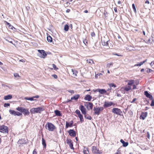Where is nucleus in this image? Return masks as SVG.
<instances>
[{"label":"nucleus","mask_w":154,"mask_h":154,"mask_svg":"<svg viewBox=\"0 0 154 154\" xmlns=\"http://www.w3.org/2000/svg\"><path fill=\"white\" fill-rule=\"evenodd\" d=\"M44 109L43 107H38L33 108L30 109V112L31 113L35 114L37 113H41L44 110Z\"/></svg>","instance_id":"nucleus-1"},{"label":"nucleus","mask_w":154,"mask_h":154,"mask_svg":"<svg viewBox=\"0 0 154 154\" xmlns=\"http://www.w3.org/2000/svg\"><path fill=\"white\" fill-rule=\"evenodd\" d=\"M103 108L102 107H95L94 108V114L97 116L99 115L100 112L103 111Z\"/></svg>","instance_id":"nucleus-2"},{"label":"nucleus","mask_w":154,"mask_h":154,"mask_svg":"<svg viewBox=\"0 0 154 154\" xmlns=\"http://www.w3.org/2000/svg\"><path fill=\"white\" fill-rule=\"evenodd\" d=\"M47 125V126L48 129L49 131H53L55 128V126L51 123L48 122L47 124L46 125V128Z\"/></svg>","instance_id":"nucleus-3"},{"label":"nucleus","mask_w":154,"mask_h":154,"mask_svg":"<svg viewBox=\"0 0 154 154\" xmlns=\"http://www.w3.org/2000/svg\"><path fill=\"white\" fill-rule=\"evenodd\" d=\"M8 128L7 126L3 125L0 126V132L3 133H8Z\"/></svg>","instance_id":"nucleus-4"},{"label":"nucleus","mask_w":154,"mask_h":154,"mask_svg":"<svg viewBox=\"0 0 154 154\" xmlns=\"http://www.w3.org/2000/svg\"><path fill=\"white\" fill-rule=\"evenodd\" d=\"M112 112L113 113L119 115H121V113H122V111L120 109L116 108H113L112 109Z\"/></svg>","instance_id":"nucleus-5"},{"label":"nucleus","mask_w":154,"mask_h":154,"mask_svg":"<svg viewBox=\"0 0 154 154\" xmlns=\"http://www.w3.org/2000/svg\"><path fill=\"white\" fill-rule=\"evenodd\" d=\"M38 51L39 53V56L41 57L42 58H44L47 56V54H46L45 51L38 50Z\"/></svg>","instance_id":"nucleus-6"},{"label":"nucleus","mask_w":154,"mask_h":154,"mask_svg":"<svg viewBox=\"0 0 154 154\" xmlns=\"http://www.w3.org/2000/svg\"><path fill=\"white\" fill-rule=\"evenodd\" d=\"M92 152L93 153L98 154H100L102 153V152L99 151L98 149H97V147L95 146H93L92 147Z\"/></svg>","instance_id":"nucleus-7"},{"label":"nucleus","mask_w":154,"mask_h":154,"mask_svg":"<svg viewBox=\"0 0 154 154\" xmlns=\"http://www.w3.org/2000/svg\"><path fill=\"white\" fill-rule=\"evenodd\" d=\"M101 41L102 45L103 46H107L108 45V42L109 41V40H108L107 38H106L104 37L102 39Z\"/></svg>","instance_id":"nucleus-8"},{"label":"nucleus","mask_w":154,"mask_h":154,"mask_svg":"<svg viewBox=\"0 0 154 154\" xmlns=\"http://www.w3.org/2000/svg\"><path fill=\"white\" fill-rule=\"evenodd\" d=\"M69 135L70 136L75 137L76 135L75 131L73 129H70L68 131Z\"/></svg>","instance_id":"nucleus-9"},{"label":"nucleus","mask_w":154,"mask_h":154,"mask_svg":"<svg viewBox=\"0 0 154 154\" xmlns=\"http://www.w3.org/2000/svg\"><path fill=\"white\" fill-rule=\"evenodd\" d=\"M66 142L71 149H73V142L70 139H68L66 140Z\"/></svg>","instance_id":"nucleus-10"},{"label":"nucleus","mask_w":154,"mask_h":154,"mask_svg":"<svg viewBox=\"0 0 154 154\" xmlns=\"http://www.w3.org/2000/svg\"><path fill=\"white\" fill-rule=\"evenodd\" d=\"M147 112H142L141 114L140 117V119H142L143 120L145 119V118L147 117Z\"/></svg>","instance_id":"nucleus-11"},{"label":"nucleus","mask_w":154,"mask_h":154,"mask_svg":"<svg viewBox=\"0 0 154 154\" xmlns=\"http://www.w3.org/2000/svg\"><path fill=\"white\" fill-rule=\"evenodd\" d=\"M79 109L81 110L82 113L84 115L86 114V109L83 105H81L79 107Z\"/></svg>","instance_id":"nucleus-12"},{"label":"nucleus","mask_w":154,"mask_h":154,"mask_svg":"<svg viewBox=\"0 0 154 154\" xmlns=\"http://www.w3.org/2000/svg\"><path fill=\"white\" fill-rule=\"evenodd\" d=\"M113 104V103L110 102H105L103 105V106L105 108H106L107 107H110Z\"/></svg>","instance_id":"nucleus-13"},{"label":"nucleus","mask_w":154,"mask_h":154,"mask_svg":"<svg viewBox=\"0 0 154 154\" xmlns=\"http://www.w3.org/2000/svg\"><path fill=\"white\" fill-rule=\"evenodd\" d=\"M66 128H67L69 127H71L72 126L73 123V122L72 121H71L69 123H68L67 122H66Z\"/></svg>","instance_id":"nucleus-14"},{"label":"nucleus","mask_w":154,"mask_h":154,"mask_svg":"<svg viewBox=\"0 0 154 154\" xmlns=\"http://www.w3.org/2000/svg\"><path fill=\"white\" fill-rule=\"evenodd\" d=\"M39 96L38 95H36L35 96H34L31 97H26L25 98V100H30L31 101H32L34 100H35L34 99L35 98H39Z\"/></svg>","instance_id":"nucleus-15"},{"label":"nucleus","mask_w":154,"mask_h":154,"mask_svg":"<svg viewBox=\"0 0 154 154\" xmlns=\"http://www.w3.org/2000/svg\"><path fill=\"white\" fill-rule=\"evenodd\" d=\"M144 95L148 98L150 99H152V96L149 94L147 91H145L144 92Z\"/></svg>","instance_id":"nucleus-16"},{"label":"nucleus","mask_w":154,"mask_h":154,"mask_svg":"<svg viewBox=\"0 0 154 154\" xmlns=\"http://www.w3.org/2000/svg\"><path fill=\"white\" fill-rule=\"evenodd\" d=\"M22 112H23L24 115H28L29 114V112L28 109L23 108Z\"/></svg>","instance_id":"nucleus-17"},{"label":"nucleus","mask_w":154,"mask_h":154,"mask_svg":"<svg viewBox=\"0 0 154 154\" xmlns=\"http://www.w3.org/2000/svg\"><path fill=\"white\" fill-rule=\"evenodd\" d=\"M120 142L123 144V146L124 147H126L128 145V142H125L122 139H121Z\"/></svg>","instance_id":"nucleus-18"},{"label":"nucleus","mask_w":154,"mask_h":154,"mask_svg":"<svg viewBox=\"0 0 154 154\" xmlns=\"http://www.w3.org/2000/svg\"><path fill=\"white\" fill-rule=\"evenodd\" d=\"M97 91L99 92L100 94H103L106 93V91L105 89H98L97 90Z\"/></svg>","instance_id":"nucleus-19"},{"label":"nucleus","mask_w":154,"mask_h":154,"mask_svg":"<svg viewBox=\"0 0 154 154\" xmlns=\"http://www.w3.org/2000/svg\"><path fill=\"white\" fill-rule=\"evenodd\" d=\"M92 98V97L90 95H86L84 97V99L88 101H90Z\"/></svg>","instance_id":"nucleus-20"},{"label":"nucleus","mask_w":154,"mask_h":154,"mask_svg":"<svg viewBox=\"0 0 154 154\" xmlns=\"http://www.w3.org/2000/svg\"><path fill=\"white\" fill-rule=\"evenodd\" d=\"M126 82H128V85L130 86L132 85L134 83V81L133 80H127Z\"/></svg>","instance_id":"nucleus-21"},{"label":"nucleus","mask_w":154,"mask_h":154,"mask_svg":"<svg viewBox=\"0 0 154 154\" xmlns=\"http://www.w3.org/2000/svg\"><path fill=\"white\" fill-rule=\"evenodd\" d=\"M12 97L11 95L9 94L7 96H5L4 97V99L5 100H8L11 99Z\"/></svg>","instance_id":"nucleus-22"},{"label":"nucleus","mask_w":154,"mask_h":154,"mask_svg":"<svg viewBox=\"0 0 154 154\" xmlns=\"http://www.w3.org/2000/svg\"><path fill=\"white\" fill-rule=\"evenodd\" d=\"M54 113L57 116H62V114L60 113V112L58 110H55Z\"/></svg>","instance_id":"nucleus-23"},{"label":"nucleus","mask_w":154,"mask_h":154,"mask_svg":"<svg viewBox=\"0 0 154 154\" xmlns=\"http://www.w3.org/2000/svg\"><path fill=\"white\" fill-rule=\"evenodd\" d=\"M79 97L80 95L79 94L75 95H74L73 97H72L71 98V100H77L79 98Z\"/></svg>","instance_id":"nucleus-24"},{"label":"nucleus","mask_w":154,"mask_h":154,"mask_svg":"<svg viewBox=\"0 0 154 154\" xmlns=\"http://www.w3.org/2000/svg\"><path fill=\"white\" fill-rule=\"evenodd\" d=\"M42 144L43 146V148L45 149L46 148V143L45 140L43 138H42Z\"/></svg>","instance_id":"nucleus-25"},{"label":"nucleus","mask_w":154,"mask_h":154,"mask_svg":"<svg viewBox=\"0 0 154 154\" xmlns=\"http://www.w3.org/2000/svg\"><path fill=\"white\" fill-rule=\"evenodd\" d=\"M83 152L84 154H88L89 152L88 149V148L86 147L85 146H84Z\"/></svg>","instance_id":"nucleus-26"},{"label":"nucleus","mask_w":154,"mask_h":154,"mask_svg":"<svg viewBox=\"0 0 154 154\" xmlns=\"http://www.w3.org/2000/svg\"><path fill=\"white\" fill-rule=\"evenodd\" d=\"M87 103L88 105H87V108L88 109L89 107L90 109H92L93 108V104L91 102H88Z\"/></svg>","instance_id":"nucleus-27"},{"label":"nucleus","mask_w":154,"mask_h":154,"mask_svg":"<svg viewBox=\"0 0 154 154\" xmlns=\"http://www.w3.org/2000/svg\"><path fill=\"white\" fill-rule=\"evenodd\" d=\"M146 61V60H145L143 62H141L139 63V64H135L134 66H140L144 63Z\"/></svg>","instance_id":"nucleus-28"},{"label":"nucleus","mask_w":154,"mask_h":154,"mask_svg":"<svg viewBox=\"0 0 154 154\" xmlns=\"http://www.w3.org/2000/svg\"><path fill=\"white\" fill-rule=\"evenodd\" d=\"M124 90L128 91H130L131 89V87L130 86H128V87H125L124 88Z\"/></svg>","instance_id":"nucleus-29"},{"label":"nucleus","mask_w":154,"mask_h":154,"mask_svg":"<svg viewBox=\"0 0 154 154\" xmlns=\"http://www.w3.org/2000/svg\"><path fill=\"white\" fill-rule=\"evenodd\" d=\"M26 141L24 139H21V140H20L18 141V143L20 144H22L25 143H26Z\"/></svg>","instance_id":"nucleus-30"},{"label":"nucleus","mask_w":154,"mask_h":154,"mask_svg":"<svg viewBox=\"0 0 154 154\" xmlns=\"http://www.w3.org/2000/svg\"><path fill=\"white\" fill-rule=\"evenodd\" d=\"M78 117L80 119V122H82L84 121V119L83 116L81 114L78 115Z\"/></svg>","instance_id":"nucleus-31"},{"label":"nucleus","mask_w":154,"mask_h":154,"mask_svg":"<svg viewBox=\"0 0 154 154\" xmlns=\"http://www.w3.org/2000/svg\"><path fill=\"white\" fill-rule=\"evenodd\" d=\"M9 112L10 113L13 115L16 116V112L14 110H12L11 109H10L9 110Z\"/></svg>","instance_id":"nucleus-32"},{"label":"nucleus","mask_w":154,"mask_h":154,"mask_svg":"<svg viewBox=\"0 0 154 154\" xmlns=\"http://www.w3.org/2000/svg\"><path fill=\"white\" fill-rule=\"evenodd\" d=\"M47 40L48 42H51L52 41V39L51 37L49 35L47 36Z\"/></svg>","instance_id":"nucleus-33"},{"label":"nucleus","mask_w":154,"mask_h":154,"mask_svg":"<svg viewBox=\"0 0 154 154\" xmlns=\"http://www.w3.org/2000/svg\"><path fill=\"white\" fill-rule=\"evenodd\" d=\"M109 85L111 88H115L116 87V85L114 83H110Z\"/></svg>","instance_id":"nucleus-34"},{"label":"nucleus","mask_w":154,"mask_h":154,"mask_svg":"<svg viewBox=\"0 0 154 154\" xmlns=\"http://www.w3.org/2000/svg\"><path fill=\"white\" fill-rule=\"evenodd\" d=\"M72 71L73 72V74L75 75V76L77 75V74L78 73V72L75 69H72Z\"/></svg>","instance_id":"nucleus-35"},{"label":"nucleus","mask_w":154,"mask_h":154,"mask_svg":"<svg viewBox=\"0 0 154 154\" xmlns=\"http://www.w3.org/2000/svg\"><path fill=\"white\" fill-rule=\"evenodd\" d=\"M23 109L22 107H18L16 108V110L18 111L22 112V111Z\"/></svg>","instance_id":"nucleus-36"},{"label":"nucleus","mask_w":154,"mask_h":154,"mask_svg":"<svg viewBox=\"0 0 154 154\" xmlns=\"http://www.w3.org/2000/svg\"><path fill=\"white\" fill-rule=\"evenodd\" d=\"M69 28V26L68 25L66 24L65 25L64 27V30L66 31H67L68 30Z\"/></svg>","instance_id":"nucleus-37"},{"label":"nucleus","mask_w":154,"mask_h":154,"mask_svg":"<svg viewBox=\"0 0 154 154\" xmlns=\"http://www.w3.org/2000/svg\"><path fill=\"white\" fill-rule=\"evenodd\" d=\"M87 62L88 63H94L93 60L91 59H88L87 60Z\"/></svg>","instance_id":"nucleus-38"},{"label":"nucleus","mask_w":154,"mask_h":154,"mask_svg":"<svg viewBox=\"0 0 154 154\" xmlns=\"http://www.w3.org/2000/svg\"><path fill=\"white\" fill-rule=\"evenodd\" d=\"M85 118L86 119H89V120H91V117L90 116H87L86 114H85Z\"/></svg>","instance_id":"nucleus-39"},{"label":"nucleus","mask_w":154,"mask_h":154,"mask_svg":"<svg viewBox=\"0 0 154 154\" xmlns=\"http://www.w3.org/2000/svg\"><path fill=\"white\" fill-rule=\"evenodd\" d=\"M152 100V102L151 104H150V106H154V99L153 97H152V99H150Z\"/></svg>","instance_id":"nucleus-40"},{"label":"nucleus","mask_w":154,"mask_h":154,"mask_svg":"<svg viewBox=\"0 0 154 154\" xmlns=\"http://www.w3.org/2000/svg\"><path fill=\"white\" fill-rule=\"evenodd\" d=\"M148 41L149 43H152V42L153 41V37H152L149 38L148 40Z\"/></svg>","instance_id":"nucleus-41"},{"label":"nucleus","mask_w":154,"mask_h":154,"mask_svg":"<svg viewBox=\"0 0 154 154\" xmlns=\"http://www.w3.org/2000/svg\"><path fill=\"white\" fill-rule=\"evenodd\" d=\"M132 7L134 12L136 13V10L135 5L134 4H132Z\"/></svg>","instance_id":"nucleus-42"},{"label":"nucleus","mask_w":154,"mask_h":154,"mask_svg":"<svg viewBox=\"0 0 154 154\" xmlns=\"http://www.w3.org/2000/svg\"><path fill=\"white\" fill-rule=\"evenodd\" d=\"M75 113L78 115V116L81 114L80 112L78 109H76L75 111Z\"/></svg>","instance_id":"nucleus-43"},{"label":"nucleus","mask_w":154,"mask_h":154,"mask_svg":"<svg viewBox=\"0 0 154 154\" xmlns=\"http://www.w3.org/2000/svg\"><path fill=\"white\" fill-rule=\"evenodd\" d=\"M16 116H20L21 115H22V113H20L18 112H16Z\"/></svg>","instance_id":"nucleus-44"},{"label":"nucleus","mask_w":154,"mask_h":154,"mask_svg":"<svg viewBox=\"0 0 154 154\" xmlns=\"http://www.w3.org/2000/svg\"><path fill=\"white\" fill-rule=\"evenodd\" d=\"M52 66L53 68H54V70H57V69H58V68L56 67V65L54 64H52Z\"/></svg>","instance_id":"nucleus-45"},{"label":"nucleus","mask_w":154,"mask_h":154,"mask_svg":"<svg viewBox=\"0 0 154 154\" xmlns=\"http://www.w3.org/2000/svg\"><path fill=\"white\" fill-rule=\"evenodd\" d=\"M14 76L16 78L19 77H20L19 75L17 73H15L14 74Z\"/></svg>","instance_id":"nucleus-46"},{"label":"nucleus","mask_w":154,"mask_h":154,"mask_svg":"<svg viewBox=\"0 0 154 154\" xmlns=\"http://www.w3.org/2000/svg\"><path fill=\"white\" fill-rule=\"evenodd\" d=\"M10 104L9 103H5L4 104V106L5 107H7L8 106H9Z\"/></svg>","instance_id":"nucleus-47"},{"label":"nucleus","mask_w":154,"mask_h":154,"mask_svg":"<svg viewBox=\"0 0 154 154\" xmlns=\"http://www.w3.org/2000/svg\"><path fill=\"white\" fill-rule=\"evenodd\" d=\"M64 2H66L67 3H68L69 2H72V0H61Z\"/></svg>","instance_id":"nucleus-48"},{"label":"nucleus","mask_w":154,"mask_h":154,"mask_svg":"<svg viewBox=\"0 0 154 154\" xmlns=\"http://www.w3.org/2000/svg\"><path fill=\"white\" fill-rule=\"evenodd\" d=\"M5 39L6 40V41L9 42V41H10L11 40V38H5Z\"/></svg>","instance_id":"nucleus-49"},{"label":"nucleus","mask_w":154,"mask_h":154,"mask_svg":"<svg viewBox=\"0 0 154 154\" xmlns=\"http://www.w3.org/2000/svg\"><path fill=\"white\" fill-rule=\"evenodd\" d=\"M52 76L55 79H57V75L55 74L53 75Z\"/></svg>","instance_id":"nucleus-50"},{"label":"nucleus","mask_w":154,"mask_h":154,"mask_svg":"<svg viewBox=\"0 0 154 154\" xmlns=\"http://www.w3.org/2000/svg\"><path fill=\"white\" fill-rule=\"evenodd\" d=\"M133 86V89H136L137 87L135 85H134V84L132 85Z\"/></svg>","instance_id":"nucleus-51"},{"label":"nucleus","mask_w":154,"mask_h":154,"mask_svg":"<svg viewBox=\"0 0 154 154\" xmlns=\"http://www.w3.org/2000/svg\"><path fill=\"white\" fill-rule=\"evenodd\" d=\"M113 54L114 55H115L119 56V57H122V55H121V54H117V53Z\"/></svg>","instance_id":"nucleus-52"},{"label":"nucleus","mask_w":154,"mask_h":154,"mask_svg":"<svg viewBox=\"0 0 154 154\" xmlns=\"http://www.w3.org/2000/svg\"><path fill=\"white\" fill-rule=\"evenodd\" d=\"M112 65V63H108L107 64V66H108L109 67H110V66Z\"/></svg>","instance_id":"nucleus-53"},{"label":"nucleus","mask_w":154,"mask_h":154,"mask_svg":"<svg viewBox=\"0 0 154 154\" xmlns=\"http://www.w3.org/2000/svg\"><path fill=\"white\" fill-rule=\"evenodd\" d=\"M37 154V152L36 151V149H35L33 151L32 154Z\"/></svg>","instance_id":"nucleus-54"},{"label":"nucleus","mask_w":154,"mask_h":154,"mask_svg":"<svg viewBox=\"0 0 154 154\" xmlns=\"http://www.w3.org/2000/svg\"><path fill=\"white\" fill-rule=\"evenodd\" d=\"M8 28L11 29H13V28H14V27L13 26H11V25H10L8 26Z\"/></svg>","instance_id":"nucleus-55"},{"label":"nucleus","mask_w":154,"mask_h":154,"mask_svg":"<svg viewBox=\"0 0 154 154\" xmlns=\"http://www.w3.org/2000/svg\"><path fill=\"white\" fill-rule=\"evenodd\" d=\"M91 35L92 36L94 37L95 36V34L94 32H92L91 33Z\"/></svg>","instance_id":"nucleus-56"},{"label":"nucleus","mask_w":154,"mask_h":154,"mask_svg":"<svg viewBox=\"0 0 154 154\" xmlns=\"http://www.w3.org/2000/svg\"><path fill=\"white\" fill-rule=\"evenodd\" d=\"M114 10L115 11V12H116V13L117 12V9L116 8H114Z\"/></svg>","instance_id":"nucleus-57"},{"label":"nucleus","mask_w":154,"mask_h":154,"mask_svg":"<svg viewBox=\"0 0 154 154\" xmlns=\"http://www.w3.org/2000/svg\"><path fill=\"white\" fill-rule=\"evenodd\" d=\"M116 96L118 97H121V95L119 94H117L116 95Z\"/></svg>","instance_id":"nucleus-58"},{"label":"nucleus","mask_w":154,"mask_h":154,"mask_svg":"<svg viewBox=\"0 0 154 154\" xmlns=\"http://www.w3.org/2000/svg\"><path fill=\"white\" fill-rule=\"evenodd\" d=\"M153 64H154V61H152L150 63L151 65H153Z\"/></svg>","instance_id":"nucleus-59"},{"label":"nucleus","mask_w":154,"mask_h":154,"mask_svg":"<svg viewBox=\"0 0 154 154\" xmlns=\"http://www.w3.org/2000/svg\"><path fill=\"white\" fill-rule=\"evenodd\" d=\"M149 71L147 70V71L148 72H151L152 71L151 69H148Z\"/></svg>","instance_id":"nucleus-60"},{"label":"nucleus","mask_w":154,"mask_h":154,"mask_svg":"<svg viewBox=\"0 0 154 154\" xmlns=\"http://www.w3.org/2000/svg\"><path fill=\"white\" fill-rule=\"evenodd\" d=\"M147 137L148 138H149V137H150V136H149V132H147Z\"/></svg>","instance_id":"nucleus-61"},{"label":"nucleus","mask_w":154,"mask_h":154,"mask_svg":"<svg viewBox=\"0 0 154 154\" xmlns=\"http://www.w3.org/2000/svg\"><path fill=\"white\" fill-rule=\"evenodd\" d=\"M145 3L146 4H149V1L148 0H146V1Z\"/></svg>","instance_id":"nucleus-62"},{"label":"nucleus","mask_w":154,"mask_h":154,"mask_svg":"<svg viewBox=\"0 0 154 154\" xmlns=\"http://www.w3.org/2000/svg\"><path fill=\"white\" fill-rule=\"evenodd\" d=\"M20 61L22 62H25V60H20Z\"/></svg>","instance_id":"nucleus-63"},{"label":"nucleus","mask_w":154,"mask_h":154,"mask_svg":"<svg viewBox=\"0 0 154 154\" xmlns=\"http://www.w3.org/2000/svg\"><path fill=\"white\" fill-rule=\"evenodd\" d=\"M70 10L69 9H68L66 10V12L67 13H69L70 12Z\"/></svg>","instance_id":"nucleus-64"}]
</instances>
